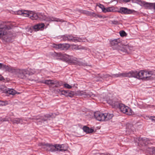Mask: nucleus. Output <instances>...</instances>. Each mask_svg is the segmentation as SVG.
I'll list each match as a JSON object with an SVG mask.
<instances>
[{
  "mask_svg": "<svg viewBox=\"0 0 155 155\" xmlns=\"http://www.w3.org/2000/svg\"><path fill=\"white\" fill-rule=\"evenodd\" d=\"M113 10L112 8L111 7H109L107 8H105L104 12H111Z\"/></svg>",
  "mask_w": 155,
  "mask_h": 155,
  "instance_id": "obj_34",
  "label": "nucleus"
},
{
  "mask_svg": "<svg viewBox=\"0 0 155 155\" xmlns=\"http://www.w3.org/2000/svg\"><path fill=\"white\" fill-rule=\"evenodd\" d=\"M3 64L0 63V69L2 70Z\"/></svg>",
  "mask_w": 155,
  "mask_h": 155,
  "instance_id": "obj_42",
  "label": "nucleus"
},
{
  "mask_svg": "<svg viewBox=\"0 0 155 155\" xmlns=\"http://www.w3.org/2000/svg\"><path fill=\"white\" fill-rule=\"evenodd\" d=\"M104 115L105 116L104 121H107L109 120L110 119L112 118L113 117V114H112L109 113H104Z\"/></svg>",
  "mask_w": 155,
  "mask_h": 155,
  "instance_id": "obj_24",
  "label": "nucleus"
},
{
  "mask_svg": "<svg viewBox=\"0 0 155 155\" xmlns=\"http://www.w3.org/2000/svg\"><path fill=\"white\" fill-rule=\"evenodd\" d=\"M120 40L119 38H117L113 40L110 39V45L112 46H116L118 45L120 43Z\"/></svg>",
  "mask_w": 155,
  "mask_h": 155,
  "instance_id": "obj_17",
  "label": "nucleus"
},
{
  "mask_svg": "<svg viewBox=\"0 0 155 155\" xmlns=\"http://www.w3.org/2000/svg\"><path fill=\"white\" fill-rule=\"evenodd\" d=\"M138 144L142 146H145L149 143V140L146 137H140L139 138Z\"/></svg>",
  "mask_w": 155,
  "mask_h": 155,
  "instance_id": "obj_13",
  "label": "nucleus"
},
{
  "mask_svg": "<svg viewBox=\"0 0 155 155\" xmlns=\"http://www.w3.org/2000/svg\"><path fill=\"white\" fill-rule=\"evenodd\" d=\"M144 1L141 0H134V2L137 4L141 6H142L143 2Z\"/></svg>",
  "mask_w": 155,
  "mask_h": 155,
  "instance_id": "obj_30",
  "label": "nucleus"
},
{
  "mask_svg": "<svg viewBox=\"0 0 155 155\" xmlns=\"http://www.w3.org/2000/svg\"><path fill=\"white\" fill-rule=\"evenodd\" d=\"M94 96L95 95L93 93H92V92L85 91V94L84 97H91L92 98L94 97Z\"/></svg>",
  "mask_w": 155,
  "mask_h": 155,
  "instance_id": "obj_23",
  "label": "nucleus"
},
{
  "mask_svg": "<svg viewBox=\"0 0 155 155\" xmlns=\"http://www.w3.org/2000/svg\"><path fill=\"white\" fill-rule=\"evenodd\" d=\"M120 34L121 36L124 37L127 35L126 33L124 31H120Z\"/></svg>",
  "mask_w": 155,
  "mask_h": 155,
  "instance_id": "obj_33",
  "label": "nucleus"
},
{
  "mask_svg": "<svg viewBox=\"0 0 155 155\" xmlns=\"http://www.w3.org/2000/svg\"><path fill=\"white\" fill-rule=\"evenodd\" d=\"M99 8H101L102 9V11L104 12L105 8H104V6L103 5L100 4L99 5Z\"/></svg>",
  "mask_w": 155,
  "mask_h": 155,
  "instance_id": "obj_37",
  "label": "nucleus"
},
{
  "mask_svg": "<svg viewBox=\"0 0 155 155\" xmlns=\"http://www.w3.org/2000/svg\"><path fill=\"white\" fill-rule=\"evenodd\" d=\"M119 12L122 14H131L133 12L132 10L127 8L121 7L120 8Z\"/></svg>",
  "mask_w": 155,
  "mask_h": 155,
  "instance_id": "obj_14",
  "label": "nucleus"
},
{
  "mask_svg": "<svg viewBox=\"0 0 155 155\" xmlns=\"http://www.w3.org/2000/svg\"><path fill=\"white\" fill-rule=\"evenodd\" d=\"M83 12L84 14L91 17H93L96 18H101L102 17L101 15L96 14L94 12H91L87 10L84 11Z\"/></svg>",
  "mask_w": 155,
  "mask_h": 155,
  "instance_id": "obj_15",
  "label": "nucleus"
},
{
  "mask_svg": "<svg viewBox=\"0 0 155 155\" xmlns=\"http://www.w3.org/2000/svg\"><path fill=\"white\" fill-rule=\"evenodd\" d=\"M70 46V45L69 44L64 43L55 45L54 47L57 49L62 50H67Z\"/></svg>",
  "mask_w": 155,
  "mask_h": 155,
  "instance_id": "obj_10",
  "label": "nucleus"
},
{
  "mask_svg": "<svg viewBox=\"0 0 155 155\" xmlns=\"http://www.w3.org/2000/svg\"><path fill=\"white\" fill-rule=\"evenodd\" d=\"M45 25L44 23H38L33 26V28L35 31H38L40 30H42L43 29Z\"/></svg>",
  "mask_w": 155,
  "mask_h": 155,
  "instance_id": "obj_18",
  "label": "nucleus"
},
{
  "mask_svg": "<svg viewBox=\"0 0 155 155\" xmlns=\"http://www.w3.org/2000/svg\"><path fill=\"white\" fill-rule=\"evenodd\" d=\"M53 85H55V87H58L62 85V83L57 81H53Z\"/></svg>",
  "mask_w": 155,
  "mask_h": 155,
  "instance_id": "obj_27",
  "label": "nucleus"
},
{
  "mask_svg": "<svg viewBox=\"0 0 155 155\" xmlns=\"http://www.w3.org/2000/svg\"><path fill=\"white\" fill-rule=\"evenodd\" d=\"M153 3H149L144 1L143 2L142 6L147 9H153Z\"/></svg>",
  "mask_w": 155,
  "mask_h": 155,
  "instance_id": "obj_19",
  "label": "nucleus"
},
{
  "mask_svg": "<svg viewBox=\"0 0 155 155\" xmlns=\"http://www.w3.org/2000/svg\"><path fill=\"white\" fill-rule=\"evenodd\" d=\"M130 50V47L129 45L125 46L124 48H122V51H123L125 52H128Z\"/></svg>",
  "mask_w": 155,
  "mask_h": 155,
  "instance_id": "obj_28",
  "label": "nucleus"
},
{
  "mask_svg": "<svg viewBox=\"0 0 155 155\" xmlns=\"http://www.w3.org/2000/svg\"><path fill=\"white\" fill-rule=\"evenodd\" d=\"M153 153H155V147H154L152 149Z\"/></svg>",
  "mask_w": 155,
  "mask_h": 155,
  "instance_id": "obj_44",
  "label": "nucleus"
},
{
  "mask_svg": "<svg viewBox=\"0 0 155 155\" xmlns=\"http://www.w3.org/2000/svg\"><path fill=\"white\" fill-rule=\"evenodd\" d=\"M78 94L81 96L84 97L85 91H79L78 92Z\"/></svg>",
  "mask_w": 155,
  "mask_h": 155,
  "instance_id": "obj_31",
  "label": "nucleus"
},
{
  "mask_svg": "<svg viewBox=\"0 0 155 155\" xmlns=\"http://www.w3.org/2000/svg\"><path fill=\"white\" fill-rule=\"evenodd\" d=\"M6 91L7 93L12 95H14L16 94H18L17 91L13 88H8L7 89Z\"/></svg>",
  "mask_w": 155,
  "mask_h": 155,
  "instance_id": "obj_22",
  "label": "nucleus"
},
{
  "mask_svg": "<svg viewBox=\"0 0 155 155\" xmlns=\"http://www.w3.org/2000/svg\"><path fill=\"white\" fill-rule=\"evenodd\" d=\"M153 10L154 11V12H155V3H153Z\"/></svg>",
  "mask_w": 155,
  "mask_h": 155,
  "instance_id": "obj_43",
  "label": "nucleus"
},
{
  "mask_svg": "<svg viewBox=\"0 0 155 155\" xmlns=\"http://www.w3.org/2000/svg\"><path fill=\"white\" fill-rule=\"evenodd\" d=\"M7 104V101H3L0 100V106H5Z\"/></svg>",
  "mask_w": 155,
  "mask_h": 155,
  "instance_id": "obj_32",
  "label": "nucleus"
},
{
  "mask_svg": "<svg viewBox=\"0 0 155 155\" xmlns=\"http://www.w3.org/2000/svg\"><path fill=\"white\" fill-rule=\"evenodd\" d=\"M64 87L65 88H68V89H70L72 88V86L71 85H70L67 84H64Z\"/></svg>",
  "mask_w": 155,
  "mask_h": 155,
  "instance_id": "obj_35",
  "label": "nucleus"
},
{
  "mask_svg": "<svg viewBox=\"0 0 155 155\" xmlns=\"http://www.w3.org/2000/svg\"><path fill=\"white\" fill-rule=\"evenodd\" d=\"M39 145L41 146V148L52 152L56 151L61 152H64L65 151V150L64 149V146L63 144H57L53 145L48 143H39Z\"/></svg>",
  "mask_w": 155,
  "mask_h": 155,
  "instance_id": "obj_2",
  "label": "nucleus"
},
{
  "mask_svg": "<svg viewBox=\"0 0 155 155\" xmlns=\"http://www.w3.org/2000/svg\"><path fill=\"white\" fill-rule=\"evenodd\" d=\"M155 75L153 71L141 70L139 72L133 71V77L138 79H152L155 78Z\"/></svg>",
  "mask_w": 155,
  "mask_h": 155,
  "instance_id": "obj_1",
  "label": "nucleus"
},
{
  "mask_svg": "<svg viewBox=\"0 0 155 155\" xmlns=\"http://www.w3.org/2000/svg\"><path fill=\"white\" fill-rule=\"evenodd\" d=\"M112 23L113 24L117 25L118 24V22L117 21L114 20L112 21Z\"/></svg>",
  "mask_w": 155,
  "mask_h": 155,
  "instance_id": "obj_38",
  "label": "nucleus"
},
{
  "mask_svg": "<svg viewBox=\"0 0 155 155\" xmlns=\"http://www.w3.org/2000/svg\"><path fill=\"white\" fill-rule=\"evenodd\" d=\"M61 40L65 41L75 42H81L83 41L81 38L74 37L71 35H65L61 36Z\"/></svg>",
  "mask_w": 155,
  "mask_h": 155,
  "instance_id": "obj_3",
  "label": "nucleus"
},
{
  "mask_svg": "<svg viewBox=\"0 0 155 155\" xmlns=\"http://www.w3.org/2000/svg\"><path fill=\"white\" fill-rule=\"evenodd\" d=\"M118 108L121 112L126 114L131 115L133 114V112L131 109L123 104L121 103Z\"/></svg>",
  "mask_w": 155,
  "mask_h": 155,
  "instance_id": "obj_6",
  "label": "nucleus"
},
{
  "mask_svg": "<svg viewBox=\"0 0 155 155\" xmlns=\"http://www.w3.org/2000/svg\"><path fill=\"white\" fill-rule=\"evenodd\" d=\"M27 17H29L32 20H36L39 18L38 14L31 11H28Z\"/></svg>",
  "mask_w": 155,
  "mask_h": 155,
  "instance_id": "obj_11",
  "label": "nucleus"
},
{
  "mask_svg": "<svg viewBox=\"0 0 155 155\" xmlns=\"http://www.w3.org/2000/svg\"><path fill=\"white\" fill-rule=\"evenodd\" d=\"M53 81L50 80H46L45 81H43L42 83L48 85L50 86H51L53 85Z\"/></svg>",
  "mask_w": 155,
  "mask_h": 155,
  "instance_id": "obj_26",
  "label": "nucleus"
},
{
  "mask_svg": "<svg viewBox=\"0 0 155 155\" xmlns=\"http://www.w3.org/2000/svg\"><path fill=\"white\" fill-rule=\"evenodd\" d=\"M49 25V24H47V25Z\"/></svg>",
  "mask_w": 155,
  "mask_h": 155,
  "instance_id": "obj_49",
  "label": "nucleus"
},
{
  "mask_svg": "<svg viewBox=\"0 0 155 155\" xmlns=\"http://www.w3.org/2000/svg\"><path fill=\"white\" fill-rule=\"evenodd\" d=\"M4 80V77L1 74H0V81H2Z\"/></svg>",
  "mask_w": 155,
  "mask_h": 155,
  "instance_id": "obj_40",
  "label": "nucleus"
},
{
  "mask_svg": "<svg viewBox=\"0 0 155 155\" xmlns=\"http://www.w3.org/2000/svg\"><path fill=\"white\" fill-rule=\"evenodd\" d=\"M18 77L24 79L26 78V75H31L34 74V72H30L28 69H19L18 71Z\"/></svg>",
  "mask_w": 155,
  "mask_h": 155,
  "instance_id": "obj_7",
  "label": "nucleus"
},
{
  "mask_svg": "<svg viewBox=\"0 0 155 155\" xmlns=\"http://www.w3.org/2000/svg\"><path fill=\"white\" fill-rule=\"evenodd\" d=\"M150 119L152 121H154L155 122V117H151L150 118Z\"/></svg>",
  "mask_w": 155,
  "mask_h": 155,
  "instance_id": "obj_39",
  "label": "nucleus"
},
{
  "mask_svg": "<svg viewBox=\"0 0 155 155\" xmlns=\"http://www.w3.org/2000/svg\"><path fill=\"white\" fill-rule=\"evenodd\" d=\"M107 103L111 105L113 108H118L121 104L120 102L117 99H109L107 101Z\"/></svg>",
  "mask_w": 155,
  "mask_h": 155,
  "instance_id": "obj_8",
  "label": "nucleus"
},
{
  "mask_svg": "<svg viewBox=\"0 0 155 155\" xmlns=\"http://www.w3.org/2000/svg\"><path fill=\"white\" fill-rule=\"evenodd\" d=\"M68 92L66 91H62V94L64 95L65 94L67 93Z\"/></svg>",
  "mask_w": 155,
  "mask_h": 155,
  "instance_id": "obj_41",
  "label": "nucleus"
},
{
  "mask_svg": "<svg viewBox=\"0 0 155 155\" xmlns=\"http://www.w3.org/2000/svg\"><path fill=\"white\" fill-rule=\"evenodd\" d=\"M83 129V131L87 133H91L94 131V130L92 128H90L87 126H84Z\"/></svg>",
  "mask_w": 155,
  "mask_h": 155,
  "instance_id": "obj_20",
  "label": "nucleus"
},
{
  "mask_svg": "<svg viewBox=\"0 0 155 155\" xmlns=\"http://www.w3.org/2000/svg\"><path fill=\"white\" fill-rule=\"evenodd\" d=\"M130 0H124V1L125 2H129V1H130Z\"/></svg>",
  "mask_w": 155,
  "mask_h": 155,
  "instance_id": "obj_47",
  "label": "nucleus"
},
{
  "mask_svg": "<svg viewBox=\"0 0 155 155\" xmlns=\"http://www.w3.org/2000/svg\"><path fill=\"white\" fill-rule=\"evenodd\" d=\"M54 114L51 113L50 114H47L45 115V118L44 119L45 121H46L48 119L52 117Z\"/></svg>",
  "mask_w": 155,
  "mask_h": 155,
  "instance_id": "obj_29",
  "label": "nucleus"
},
{
  "mask_svg": "<svg viewBox=\"0 0 155 155\" xmlns=\"http://www.w3.org/2000/svg\"><path fill=\"white\" fill-rule=\"evenodd\" d=\"M104 113L97 111L94 113V117L95 119L99 121H104L105 119Z\"/></svg>",
  "mask_w": 155,
  "mask_h": 155,
  "instance_id": "obj_9",
  "label": "nucleus"
},
{
  "mask_svg": "<svg viewBox=\"0 0 155 155\" xmlns=\"http://www.w3.org/2000/svg\"><path fill=\"white\" fill-rule=\"evenodd\" d=\"M108 75L112 78L125 77H133V71L123 73H119L116 74H111Z\"/></svg>",
  "mask_w": 155,
  "mask_h": 155,
  "instance_id": "obj_5",
  "label": "nucleus"
},
{
  "mask_svg": "<svg viewBox=\"0 0 155 155\" xmlns=\"http://www.w3.org/2000/svg\"><path fill=\"white\" fill-rule=\"evenodd\" d=\"M2 70L12 73H14L15 71V70L13 68L10 66L4 64Z\"/></svg>",
  "mask_w": 155,
  "mask_h": 155,
  "instance_id": "obj_16",
  "label": "nucleus"
},
{
  "mask_svg": "<svg viewBox=\"0 0 155 155\" xmlns=\"http://www.w3.org/2000/svg\"><path fill=\"white\" fill-rule=\"evenodd\" d=\"M39 18L40 19L44 20L46 21H55L61 22L62 20L58 18L52 17H46L43 13H40L38 14Z\"/></svg>",
  "mask_w": 155,
  "mask_h": 155,
  "instance_id": "obj_4",
  "label": "nucleus"
},
{
  "mask_svg": "<svg viewBox=\"0 0 155 155\" xmlns=\"http://www.w3.org/2000/svg\"><path fill=\"white\" fill-rule=\"evenodd\" d=\"M69 96L70 97H71V95H69Z\"/></svg>",
  "mask_w": 155,
  "mask_h": 155,
  "instance_id": "obj_48",
  "label": "nucleus"
},
{
  "mask_svg": "<svg viewBox=\"0 0 155 155\" xmlns=\"http://www.w3.org/2000/svg\"><path fill=\"white\" fill-rule=\"evenodd\" d=\"M28 13V11L27 10H19L17 12L18 15H22L24 17H27Z\"/></svg>",
  "mask_w": 155,
  "mask_h": 155,
  "instance_id": "obj_21",
  "label": "nucleus"
},
{
  "mask_svg": "<svg viewBox=\"0 0 155 155\" xmlns=\"http://www.w3.org/2000/svg\"><path fill=\"white\" fill-rule=\"evenodd\" d=\"M76 64L80 66H82L84 65V63L83 62L79 61H76Z\"/></svg>",
  "mask_w": 155,
  "mask_h": 155,
  "instance_id": "obj_36",
  "label": "nucleus"
},
{
  "mask_svg": "<svg viewBox=\"0 0 155 155\" xmlns=\"http://www.w3.org/2000/svg\"><path fill=\"white\" fill-rule=\"evenodd\" d=\"M5 121V120H4L3 119H2L1 118H0V121Z\"/></svg>",
  "mask_w": 155,
  "mask_h": 155,
  "instance_id": "obj_46",
  "label": "nucleus"
},
{
  "mask_svg": "<svg viewBox=\"0 0 155 155\" xmlns=\"http://www.w3.org/2000/svg\"><path fill=\"white\" fill-rule=\"evenodd\" d=\"M12 121L13 124H22V120L20 118H16L12 120Z\"/></svg>",
  "mask_w": 155,
  "mask_h": 155,
  "instance_id": "obj_25",
  "label": "nucleus"
},
{
  "mask_svg": "<svg viewBox=\"0 0 155 155\" xmlns=\"http://www.w3.org/2000/svg\"><path fill=\"white\" fill-rule=\"evenodd\" d=\"M7 29V26L0 24V38L6 34Z\"/></svg>",
  "mask_w": 155,
  "mask_h": 155,
  "instance_id": "obj_12",
  "label": "nucleus"
},
{
  "mask_svg": "<svg viewBox=\"0 0 155 155\" xmlns=\"http://www.w3.org/2000/svg\"><path fill=\"white\" fill-rule=\"evenodd\" d=\"M65 55H66V56H68V59L69 60L71 59V57L70 56H69L68 55H67V54H65Z\"/></svg>",
  "mask_w": 155,
  "mask_h": 155,
  "instance_id": "obj_45",
  "label": "nucleus"
}]
</instances>
